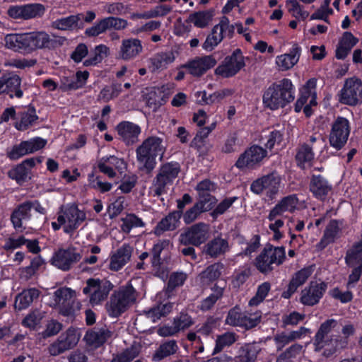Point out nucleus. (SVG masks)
Here are the masks:
<instances>
[{"label":"nucleus","mask_w":362,"mask_h":362,"mask_svg":"<svg viewBox=\"0 0 362 362\" xmlns=\"http://www.w3.org/2000/svg\"><path fill=\"white\" fill-rule=\"evenodd\" d=\"M294 92L292 82L288 78H283L272 83L264 93L263 103L265 107L274 110L283 108L293 101Z\"/></svg>","instance_id":"obj_1"},{"label":"nucleus","mask_w":362,"mask_h":362,"mask_svg":"<svg viewBox=\"0 0 362 362\" xmlns=\"http://www.w3.org/2000/svg\"><path fill=\"white\" fill-rule=\"evenodd\" d=\"M137 161L140 169L150 173L156 165V158H163L165 147L163 139L157 136H150L145 139L136 150Z\"/></svg>","instance_id":"obj_2"},{"label":"nucleus","mask_w":362,"mask_h":362,"mask_svg":"<svg viewBox=\"0 0 362 362\" xmlns=\"http://www.w3.org/2000/svg\"><path fill=\"white\" fill-rule=\"evenodd\" d=\"M338 327V322L334 319H329L322 323L314 339V346L316 351L328 347L330 353L335 352L339 349L345 347L347 341L341 336L331 334L332 331Z\"/></svg>","instance_id":"obj_3"},{"label":"nucleus","mask_w":362,"mask_h":362,"mask_svg":"<svg viewBox=\"0 0 362 362\" xmlns=\"http://www.w3.org/2000/svg\"><path fill=\"white\" fill-rule=\"evenodd\" d=\"M286 257L284 247H274L267 245L255 259V265L257 270L267 274L274 269L275 267L281 264Z\"/></svg>","instance_id":"obj_4"},{"label":"nucleus","mask_w":362,"mask_h":362,"mask_svg":"<svg viewBox=\"0 0 362 362\" xmlns=\"http://www.w3.org/2000/svg\"><path fill=\"white\" fill-rule=\"evenodd\" d=\"M86 219V213L75 204L62 208L57 216V221L64 224V232L69 235H72Z\"/></svg>","instance_id":"obj_5"},{"label":"nucleus","mask_w":362,"mask_h":362,"mask_svg":"<svg viewBox=\"0 0 362 362\" xmlns=\"http://www.w3.org/2000/svg\"><path fill=\"white\" fill-rule=\"evenodd\" d=\"M112 288L113 285L107 280L88 279L83 293L89 295V302L93 306L104 301Z\"/></svg>","instance_id":"obj_6"},{"label":"nucleus","mask_w":362,"mask_h":362,"mask_svg":"<svg viewBox=\"0 0 362 362\" xmlns=\"http://www.w3.org/2000/svg\"><path fill=\"white\" fill-rule=\"evenodd\" d=\"M280 183L281 177L276 173H272L255 180L250 189L257 194L265 191L267 196L272 199L279 192Z\"/></svg>","instance_id":"obj_7"},{"label":"nucleus","mask_w":362,"mask_h":362,"mask_svg":"<svg viewBox=\"0 0 362 362\" xmlns=\"http://www.w3.org/2000/svg\"><path fill=\"white\" fill-rule=\"evenodd\" d=\"M339 101L348 105L362 102V81L357 78L346 79L340 92Z\"/></svg>","instance_id":"obj_8"},{"label":"nucleus","mask_w":362,"mask_h":362,"mask_svg":"<svg viewBox=\"0 0 362 362\" xmlns=\"http://www.w3.org/2000/svg\"><path fill=\"white\" fill-rule=\"evenodd\" d=\"M245 66L244 57L240 49H236L230 56L226 57L222 64L215 69V74L224 78L235 75Z\"/></svg>","instance_id":"obj_9"},{"label":"nucleus","mask_w":362,"mask_h":362,"mask_svg":"<svg viewBox=\"0 0 362 362\" xmlns=\"http://www.w3.org/2000/svg\"><path fill=\"white\" fill-rule=\"evenodd\" d=\"M209 226L200 222L192 226L180 236V243L184 245L199 246L208 238Z\"/></svg>","instance_id":"obj_10"},{"label":"nucleus","mask_w":362,"mask_h":362,"mask_svg":"<svg viewBox=\"0 0 362 362\" xmlns=\"http://www.w3.org/2000/svg\"><path fill=\"white\" fill-rule=\"evenodd\" d=\"M45 12V7L41 4H28L21 6H10L8 15L14 19L29 20L40 18Z\"/></svg>","instance_id":"obj_11"},{"label":"nucleus","mask_w":362,"mask_h":362,"mask_svg":"<svg viewBox=\"0 0 362 362\" xmlns=\"http://www.w3.org/2000/svg\"><path fill=\"white\" fill-rule=\"evenodd\" d=\"M349 121L344 117H338L332 124L329 135V143L336 149H341L346 143L349 135Z\"/></svg>","instance_id":"obj_12"},{"label":"nucleus","mask_w":362,"mask_h":362,"mask_svg":"<svg viewBox=\"0 0 362 362\" xmlns=\"http://www.w3.org/2000/svg\"><path fill=\"white\" fill-rule=\"evenodd\" d=\"M81 259V254L74 247L59 249L54 253L52 259V264L63 271H69Z\"/></svg>","instance_id":"obj_13"},{"label":"nucleus","mask_w":362,"mask_h":362,"mask_svg":"<svg viewBox=\"0 0 362 362\" xmlns=\"http://www.w3.org/2000/svg\"><path fill=\"white\" fill-rule=\"evenodd\" d=\"M327 288L323 281H311L301 291L300 301L305 305L313 306L320 302Z\"/></svg>","instance_id":"obj_14"},{"label":"nucleus","mask_w":362,"mask_h":362,"mask_svg":"<svg viewBox=\"0 0 362 362\" xmlns=\"http://www.w3.org/2000/svg\"><path fill=\"white\" fill-rule=\"evenodd\" d=\"M267 154V151L262 147L254 145L240 156L235 163V166L240 169L243 168H253L261 163Z\"/></svg>","instance_id":"obj_15"},{"label":"nucleus","mask_w":362,"mask_h":362,"mask_svg":"<svg viewBox=\"0 0 362 362\" xmlns=\"http://www.w3.org/2000/svg\"><path fill=\"white\" fill-rule=\"evenodd\" d=\"M21 78L16 74H6L0 78V93H6L10 98H21L23 92L21 88Z\"/></svg>","instance_id":"obj_16"},{"label":"nucleus","mask_w":362,"mask_h":362,"mask_svg":"<svg viewBox=\"0 0 362 362\" xmlns=\"http://www.w3.org/2000/svg\"><path fill=\"white\" fill-rule=\"evenodd\" d=\"M309 190L315 198L324 201L331 193L332 186L322 175L313 174L309 183Z\"/></svg>","instance_id":"obj_17"},{"label":"nucleus","mask_w":362,"mask_h":362,"mask_svg":"<svg viewBox=\"0 0 362 362\" xmlns=\"http://www.w3.org/2000/svg\"><path fill=\"white\" fill-rule=\"evenodd\" d=\"M216 64V60L211 55L197 57L183 66L190 74L199 77Z\"/></svg>","instance_id":"obj_18"},{"label":"nucleus","mask_w":362,"mask_h":362,"mask_svg":"<svg viewBox=\"0 0 362 362\" xmlns=\"http://www.w3.org/2000/svg\"><path fill=\"white\" fill-rule=\"evenodd\" d=\"M119 139L126 145H132L138 142L141 134V127L131 122L123 121L116 127Z\"/></svg>","instance_id":"obj_19"},{"label":"nucleus","mask_w":362,"mask_h":362,"mask_svg":"<svg viewBox=\"0 0 362 362\" xmlns=\"http://www.w3.org/2000/svg\"><path fill=\"white\" fill-rule=\"evenodd\" d=\"M298 199L296 194L288 195L284 197L276 206L270 211L268 216L269 221H274L276 217L282 216L285 212H292L296 208Z\"/></svg>","instance_id":"obj_20"},{"label":"nucleus","mask_w":362,"mask_h":362,"mask_svg":"<svg viewBox=\"0 0 362 362\" xmlns=\"http://www.w3.org/2000/svg\"><path fill=\"white\" fill-rule=\"evenodd\" d=\"M298 199L296 194L288 195L284 197L276 206L270 211L268 216L269 221H274L276 217L282 216L285 212H292L296 208Z\"/></svg>","instance_id":"obj_21"},{"label":"nucleus","mask_w":362,"mask_h":362,"mask_svg":"<svg viewBox=\"0 0 362 362\" xmlns=\"http://www.w3.org/2000/svg\"><path fill=\"white\" fill-rule=\"evenodd\" d=\"M298 199L296 194L288 195L284 197L276 206L270 211L268 216L269 221H274L276 217L282 216L285 212H292L296 208Z\"/></svg>","instance_id":"obj_22"},{"label":"nucleus","mask_w":362,"mask_h":362,"mask_svg":"<svg viewBox=\"0 0 362 362\" xmlns=\"http://www.w3.org/2000/svg\"><path fill=\"white\" fill-rule=\"evenodd\" d=\"M142 49L143 47L139 39H125L122 42L119 56L124 60H130L138 56Z\"/></svg>","instance_id":"obj_23"},{"label":"nucleus","mask_w":362,"mask_h":362,"mask_svg":"<svg viewBox=\"0 0 362 362\" xmlns=\"http://www.w3.org/2000/svg\"><path fill=\"white\" fill-rule=\"evenodd\" d=\"M229 250L227 240L220 237L215 238L204 245L202 253L211 258H217Z\"/></svg>","instance_id":"obj_24"},{"label":"nucleus","mask_w":362,"mask_h":362,"mask_svg":"<svg viewBox=\"0 0 362 362\" xmlns=\"http://www.w3.org/2000/svg\"><path fill=\"white\" fill-rule=\"evenodd\" d=\"M133 252V247L129 244H124L117 250L110 258V269L118 271L129 260Z\"/></svg>","instance_id":"obj_25"},{"label":"nucleus","mask_w":362,"mask_h":362,"mask_svg":"<svg viewBox=\"0 0 362 362\" xmlns=\"http://www.w3.org/2000/svg\"><path fill=\"white\" fill-rule=\"evenodd\" d=\"M112 336V332L105 327H94L86 332L84 339L90 346L98 348L102 346Z\"/></svg>","instance_id":"obj_26"},{"label":"nucleus","mask_w":362,"mask_h":362,"mask_svg":"<svg viewBox=\"0 0 362 362\" xmlns=\"http://www.w3.org/2000/svg\"><path fill=\"white\" fill-rule=\"evenodd\" d=\"M82 18H83V13L59 18L52 22L51 28L63 31L81 28L83 26L81 22Z\"/></svg>","instance_id":"obj_27"},{"label":"nucleus","mask_w":362,"mask_h":362,"mask_svg":"<svg viewBox=\"0 0 362 362\" xmlns=\"http://www.w3.org/2000/svg\"><path fill=\"white\" fill-rule=\"evenodd\" d=\"M89 76V73L86 71H78L75 75L69 76H64L61 79L60 89L63 91L70 90H76L83 87Z\"/></svg>","instance_id":"obj_28"},{"label":"nucleus","mask_w":362,"mask_h":362,"mask_svg":"<svg viewBox=\"0 0 362 362\" xmlns=\"http://www.w3.org/2000/svg\"><path fill=\"white\" fill-rule=\"evenodd\" d=\"M311 274L312 270L310 268H303L297 272L290 281L287 290L282 293L281 296L286 299L291 298L298 288L307 281Z\"/></svg>","instance_id":"obj_29"},{"label":"nucleus","mask_w":362,"mask_h":362,"mask_svg":"<svg viewBox=\"0 0 362 362\" xmlns=\"http://www.w3.org/2000/svg\"><path fill=\"white\" fill-rule=\"evenodd\" d=\"M34 165L35 160L33 158H28L10 170L8 172V175L10 178L16 180L18 183L24 182L28 177L30 169Z\"/></svg>","instance_id":"obj_30"},{"label":"nucleus","mask_w":362,"mask_h":362,"mask_svg":"<svg viewBox=\"0 0 362 362\" xmlns=\"http://www.w3.org/2000/svg\"><path fill=\"white\" fill-rule=\"evenodd\" d=\"M175 57L172 51L162 52L154 54L149 59V69L153 71L163 70L175 61Z\"/></svg>","instance_id":"obj_31"},{"label":"nucleus","mask_w":362,"mask_h":362,"mask_svg":"<svg viewBox=\"0 0 362 362\" xmlns=\"http://www.w3.org/2000/svg\"><path fill=\"white\" fill-rule=\"evenodd\" d=\"M40 296V291L33 288L25 289L18 293L15 300L14 307L16 310H21L28 308L31 303Z\"/></svg>","instance_id":"obj_32"},{"label":"nucleus","mask_w":362,"mask_h":362,"mask_svg":"<svg viewBox=\"0 0 362 362\" xmlns=\"http://www.w3.org/2000/svg\"><path fill=\"white\" fill-rule=\"evenodd\" d=\"M31 216L30 211L26 202L21 204L12 212L11 221L16 230L22 231L25 229L23 226V221L29 220Z\"/></svg>","instance_id":"obj_33"},{"label":"nucleus","mask_w":362,"mask_h":362,"mask_svg":"<svg viewBox=\"0 0 362 362\" xmlns=\"http://www.w3.org/2000/svg\"><path fill=\"white\" fill-rule=\"evenodd\" d=\"M300 51V48L294 45L288 54L277 57L276 62L280 69L286 71L292 68L298 62Z\"/></svg>","instance_id":"obj_34"},{"label":"nucleus","mask_w":362,"mask_h":362,"mask_svg":"<svg viewBox=\"0 0 362 362\" xmlns=\"http://www.w3.org/2000/svg\"><path fill=\"white\" fill-rule=\"evenodd\" d=\"M179 349L177 341L168 339L163 341L153 355V361H159L177 353Z\"/></svg>","instance_id":"obj_35"},{"label":"nucleus","mask_w":362,"mask_h":362,"mask_svg":"<svg viewBox=\"0 0 362 362\" xmlns=\"http://www.w3.org/2000/svg\"><path fill=\"white\" fill-rule=\"evenodd\" d=\"M141 350V346L140 344L134 342L130 347L127 348L122 352L114 356L110 362H131L139 356ZM134 362H144V361L142 359H138Z\"/></svg>","instance_id":"obj_36"},{"label":"nucleus","mask_w":362,"mask_h":362,"mask_svg":"<svg viewBox=\"0 0 362 362\" xmlns=\"http://www.w3.org/2000/svg\"><path fill=\"white\" fill-rule=\"evenodd\" d=\"M180 218V211H175L170 213L158 223L155 228V233L160 235L164 231L175 230Z\"/></svg>","instance_id":"obj_37"},{"label":"nucleus","mask_w":362,"mask_h":362,"mask_svg":"<svg viewBox=\"0 0 362 362\" xmlns=\"http://www.w3.org/2000/svg\"><path fill=\"white\" fill-rule=\"evenodd\" d=\"M173 303H159L151 308L147 311H144L146 317L149 318L152 322H155L163 317H165L173 310Z\"/></svg>","instance_id":"obj_38"},{"label":"nucleus","mask_w":362,"mask_h":362,"mask_svg":"<svg viewBox=\"0 0 362 362\" xmlns=\"http://www.w3.org/2000/svg\"><path fill=\"white\" fill-rule=\"evenodd\" d=\"M31 42L33 49L51 48L53 47L54 40L49 37V35L45 31L31 32Z\"/></svg>","instance_id":"obj_39"},{"label":"nucleus","mask_w":362,"mask_h":362,"mask_svg":"<svg viewBox=\"0 0 362 362\" xmlns=\"http://www.w3.org/2000/svg\"><path fill=\"white\" fill-rule=\"evenodd\" d=\"M223 267V264L221 262L209 265L200 274L199 276L202 281L204 283H209L218 279L221 274Z\"/></svg>","instance_id":"obj_40"},{"label":"nucleus","mask_w":362,"mask_h":362,"mask_svg":"<svg viewBox=\"0 0 362 362\" xmlns=\"http://www.w3.org/2000/svg\"><path fill=\"white\" fill-rule=\"evenodd\" d=\"M313 147L308 144L300 145L296 152V160L298 165L302 168H305V164L311 162L314 158Z\"/></svg>","instance_id":"obj_41"},{"label":"nucleus","mask_w":362,"mask_h":362,"mask_svg":"<svg viewBox=\"0 0 362 362\" xmlns=\"http://www.w3.org/2000/svg\"><path fill=\"white\" fill-rule=\"evenodd\" d=\"M106 307L109 315L112 317H118L129 308L115 293L111 296Z\"/></svg>","instance_id":"obj_42"},{"label":"nucleus","mask_w":362,"mask_h":362,"mask_svg":"<svg viewBox=\"0 0 362 362\" xmlns=\"http://www.w3.org/2000/svg\"><path fill=\"white\" fill-rule=\"evenodd\" d=\"M106 307L109 315L112 317H118L129 308L115 293L111 296Z\"/></svg>","instance_id":"obj_43"},{"label":"nucleus","mask_w":362,"mask_h":362,"mask_svg":"<svg viewBox=\"0 0 362 362\" xmlns=\"http://www.w3.org/2000/svg\"><path fill=\"white\" fill-rule=\"evenodd\" d=\"M108 52L109 48L104 45L96 46L91 52L89 58L83 62V65L89 66L98 64L108 55Z\"/></svg>","instance_id":"obj_44"},{"label":"nucleus","mask_w":362,"mask_h":362,"mask_svg":"<svg viewBox=\"0 0 362 362\" xmlns=\"http://www.w3.org/2000/svg\"><path fill=\"white\" fill-rule=\"evenodd\" d=\"M21 120L16 122V127L21 131L26 130L33 123L38 119L35 109L30 106L27 111L21 112Z\"/></svg>","instance_id":"obj_45"},{"label":"nucleus","mask_w":362,"mask_h":362,"mask_svg":"<svg viewBox=\"0 0 362 362\" xmlns=\"http://www.w3.org/2000/svg\"><path fill=\"white\" fill-rule=\"evenodd\" d=\"M114 293H115L117 298H120L129 308L134 303L136 299V291L130 284L122 286L118 291L114 292Z\"/></svg>","instance_id":"obj_46"},{"label":"nucleus","mask_w":362,"mask_h":362,"mask_svg":"<svg viewBox=\"0 0 362 362\" xmlns=\"http://www.w3.org/2000/svg\"><path fill=\"white\" fill-rule=\"evenodd\" d=\"M168 240H159L151 249V264L154 268L158 269L162 264L161 253L168 247Z\"/></svg>","instance_id":"obj_47"},{"label":"nucleus","mask_w":362,"mask_h":362,"mask_svg":"<svg viewBox=\"0 0 362 362\" xmlns=\"http://www.w3.org/2000/svg\"><path fill=\"white\" fill-rule=\"evenodd\" d=\"M180 171V166L178 163H166L161 165L158 175L173 182Z\"/></svg>","instance_id":"obj_48"},{"label":"nucleus","mask_w":362,"mask_h":362,"mask_svg":"<svg viewBox=\"0 0 362 362\" xmlns=\"http://www.w3.org/2000/svg\"><path fill=\"white\" fill-rule=\"evenodd\" d=\"M346 264L349 267H354L355 265H361L362 264V248L361 245L356 243L349 249L345 257Z\"/></svg>","instance_id":"obj_49"},{"label":"nucleus","mask_w":362,"mask_h":362,"mask_svg":"<svg viewBox=\"0 0 362 362\" xmlns=\"http://www.w3.org/2000/svg\"><path fill=\"white\" fill-rule=\"evenodd\" d=\"M122 91L121 83H113L111 86L103 88L98 95V98L103 102H108L110 100L117 98Z\"/></svg>","instance_id":"obj_50"},{"label":"nucleus","mask_w":362,"mask_h":362,"mask_svg":"<svg viewBox=\"0 0 362 362\" xmlns=\"http://www.w3.org/2000/svg\"><path fill=\"white\" fill-rule=\"evenodd\" d=\"M223 33L219 30V27L214 26L211 33L207 36L202 47L205 50H212L223 39Z\"/></svg>","instance_id":"obj_51"},{"label":"nucleus","mask_w":362,"mask_h":362,"mask_svg":"<svg viewBox=\"0 0 362 362\" xmlns=\"http://www.w3.org/2000/svg\"><path fill=\"white\" fill-rule=\"evenodd\" d=\"M172 185V181L157 175L153 182V196L159 197L167 193Z\"/></svg>","instance_id":"obj_52"},{"label":"nucleus","mask_w":362,"mask_h":362,"mask_svg":"<svg viewBox=\"0 0 362 362\" xmlns=\"http://www.w3.org/2000/svg\"><path fill=\"white\" fill-rule=\"evenodd\" d=\"M122 224L121 228L123 232L129 233L133 228L144 227L145 223L134 214H129L122 218Z\"/></svg>","instance_id":"obj_53"},{"label":"nucleus","mask_w":362,"mask_h":362,"mask_svg":"<svg viewBox=\"0 0 362 362\" xmlns=\"http://www.w3.org/2000/svg\"><path fill=\"white\" fill-rule=\"evenodd\" d=\"M58 339L67 351L74 348L78 344L79 338L74 329H68L65 333L62 334L58 337Z\"/></svg>","instance_id":"obj_54"},{"label":"nucleus","mask_w":362,"mask_h":362,"mask_svg":"<svg viewBox=\"0 0 362 362\" xmlns=\"http://www.w3.org/2000/svg\"><path fill=\"white\" fill-rule=\"evenodd\" d=\"M187 276V274L182 272H173L169 277L166 293L169 295L175 288L182 286Z\"/></svg>","instance_id":"obj_55"},{"label":"nucleus","mask_w":362,"mask_h":362,"mask_svg":"<svg viewBox=\"0 0 362 362\" xmlns=\"http://www.w3.org/2000/svg\"><path fill=\"white\" fill-rule=\"evenodd\" d=\"M212 13L210 11L195 12L189 16V21L198 28H204L212 18Z\"/></svg>","instance_id":"obj_56"},{"label":"nucleus","mask_w":362,"mask_h":362,"mask_svg":"<svg viewBox=\"0 0 362 362\" xmlns=\"http://www.w3.org/2000/svg\"><path fill=\"white\" fill-rule=\"evenodd\" d=\"M235 341V334L233 332H226L222 335L218 336L213 354L219 353L224 347L230 346Z\"/></svg>","instance_id":"obj_57"},{"label":"nucleus","mask_w":362,"mask_h":362,"mask_svg":"<svg viewBox=\"0 0 362 362\" xmlns=\"http://www.w3.org/2000/svg\"><path fill=\"white\" fill-rule=\"evenodd\" d=\"M315 86V81L313 79H310L307 82L306 87H305V90L301 93L300 98L297 100L295 104V111L299 112L302 108H304V106L306 104L308 100L312 95V90L308 89V88H314Z\"/></svg>","instance_id":"obj_58"},{"label":"nucleus","mask_w":362,"mask_h":362,"mask_svg":"<svg viewBox=\"0 0 362 362\" xmlns=\"http://www.w3.org/2000/svg\"><path fill=\"white\" fill-rule=\"evenodd\" d=\"M244 314L239 308L235 307L229 310L226 323L231 326L243 327Z\"/></svg>","instance_id":"obj_59"},{"label":"nucleus","mask_w":362,"mask_h":362,"mask_svg":"<svg viewBox=\"0 0 362 362\" xmlns=\"http://www.w3.org/2000/svg\"><path fill=\"white\" fill-rule=\"evenodd\" d=\"M303 349V346L298 344H294L287 348L278 357L279 362H289L292 358H296L300 354Z\"/></svg>","instance_id":"obj_60"},{"label":"nucleus","mask_w":362,"mask_h":362,"mask_svg":"<svg viewBox=\"0 0 362 362\" xmlns=\"http://www.w3.org/2000/svg\"><path fill=\"white\" fill-rule=\"evenodd\" d=\"M74 291L69 288H60L54 293V301L57 304L64 305L74 298Z\"/></svg>","instance_id":"obj_61"},{"label":"nucleus","mask_w":362,"mask_h":362,"mask_svg":"<svg viewBox=\"0 0 362 362\" xmlns=\"http://www.w3.org/2000/svg\"><path fill=\"white\" fill-rule=\"evenodd\" d=\"M217 202V199L215 197L210 194H199V201L196 203L197 205L204 212L210 211L214 208Z\"/></svg>","instance_id":"obj_62"},{"label":"nucleus","mask_w":362,"mask_h":362,"mask_svg":"<svg viewBox=\"0 0 362 362\" xmlns=\"http://www.w3.org/2000/svg\"><path fill=\"white\" fill-rule=\"evenodd\" d=\"M270 290V284L264 282L259 286L257 293L249 301L250 306L257 305L264 300Z\"/></svg>","instance_id":"obj_63"},{"label":"nucleus","mask_w":362,"mask_h":362,"mask_svg":"<svg viewBox=\"0 0 362 362\" xmlns=\"http://www.w3.org/2000/svg\"><path fill=\"white\" fill-rule=\"evenodd\" d=\"M238 199L237 197H227L221 202L211 212V216L216 219L218 216L223 214Z\"/></svg>","instance_id":"obj_64"}]
</instances>
